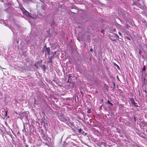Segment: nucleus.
I'll return each instance as SVG.
<instances>
[{
    "label": "nucleus",
    "instance_id": "f257e3e1",
    "mask_svg": "<svg viewBox=\"0 0 147 147\" xmlns=\"http://www.w3.org/2000/svg\"><path fill=\"white\" fill-rule=\"evenodd\" d=\"M37 64L38 65V66L41 67L44 71H45L46 70V68L45 66V65H42V62L41 61L38 62L37 63Z\"/></svg>",
    "mask_w": 147,
    "mask_h": 147
},
{
    "label": "nucleus",
    "instance_id": "f03ea898",
    "mask_svg": "<svg viewBox=\"0 0 147 147\" xmlns=\"http://www.w3.org/2000/svg\"><path fill=\"white\" fill-rule=\"evenodd\" d=\"M23 14L24 15H26L28 17H31L30 13L26 10H25V11H23Z\"/></svg>",
    "mask_w": 147,
    "mask_h": 147
},
{
    "label": "nucleus",
    "instance_id": "7ed1b4c3",
    "mask_svg": "<svg viewBox=\"0 0 147 147\" xmlns=\"http://www.w3.org/2000/svg\"><path fill=\"white\" fill-rule=\"evenodd\" d=\"M50 48L49 47H46L45 51L47 52L49 55H50Z\"/></svg>",
    "mask_w": 147,
    "mask_h": 147
},
{
    "label": "nucleus",
    "instance_id": "20e7f679",
    "mask_svg": "<svg viewBox=\"0 0 147 147\" xmlns=\"http://www.w3.org/2000/svg\"><path fill=\"white\" fill-rule=\"evenodd\" d=\"M132 103V104L135 107H138V105H137L136 104L137 103H136L135 101L133 99V101H131Z\"/></svg>",
    "mask_w": 147,
    "mask_h": 147
},
{
    "label": "nucleus",
    "instance_id": "39448f33",
    "mask_svg": "<svg viewBox=\"0 0 147 147\" xmlns=\"http://www.w3.org/2000/svg\"><path fill=\"white\" fill-rule=\"evenodd\" d=\"M46 5L45 4L42 5L41 6L42 9L44 10L46 8Z\"/></svg>",
    "mask_w": 147,
    "mask_h": 147
},
{
    "label": "nucleus",
    "instance_id": "423d86ee",
    "mask_svg": "<svg viewBox=\"0 0 147 147\" xmlns=\"http://www.w3.org/2000/svg\"><path fill=\"white\" fill-rule=\"evenodd\" d=\"M55 24V22L54 21V20H53L52 21V22L51 26H54Z\"/></svg>",
    "mask_w": 147,
    "mask_h": 147
},
{
    "label": "nucleus",
    "instance_id": "0eeeda50",
    "mask_svg": "<svg viewBox=\"0 0 147 147\" xmlns=\"http://www.w3.org/2000/svg\"><path fill=\"white\" fill-rule=\"evenodd\" d=\"M107 104H109L111 106H112L113 105V104L111 102H110L109 100H108L107 102Z\"/></svg>",
    "mask_w": 147,
    "mask_h": 147
},
{
    "label": "nucleus",
    "instance_id": "6e6552de",
    "mask_svg": "<svg viewBox=\"0 0 147 147\" xmlns=\"http://www.w3.org/2000/svg\"><path fill=\"white\" fill-rule=\"evenodd\" d=\"M87 113H90L91 112V109H88L87 111Z\"/></svg>",
    "mask_w": 147,
    "mask_h": 147
},
{
    "label": "nucleus",
    "instance_id": "1a4fd4ad",
    "mask_svg": "<svg viewBox=\"0 0 147 147\" xmlns=\"http://www.w3.org/2000/svg\"><path fill=\"white\" fill-rule=\"evenodd\" d=\"M114 65H115L117 67L118 69H119L120 68L119 66L118 65L116 64L115 63H114Z\"/></svg>",
    "mask_w": 147,
    "mask_h": 147
},
{
    "label": "nucleus",
    "instance_id": "9d476101",
    "mask_svg": "<svg viewBox=\"0 0 147 147\" xmlns=\"http://www.w3.org/2000/svg\"><path fill=\"white\" fill-rule=\"evenodd\" d=\"M145 70H146L145 67V66H144L143 67V68H142V70L143 71H145Z\"/></svg>",
    "mask_w": 147,
    "mask_h": 147
},
{
    "label": "nucleus",
    "instance_id": "9b49d317",
    "mask_svg": "<svg viewBox=\"0 0 147 147\" xmlns=\"http://www.w3.org/2000/svg\"><path fill=\"white\" fill-rule=\"evenodd\" d=\"M70 77H71V76H70V75H69V76L68 80V81H67V82H70L69 81V79L70 78Z\"/></svg>",
    "mask_w": 147,
    "mask_h": 147
},
{
    "label": "nucleus",
    "instance_id": "f8f14e48",
    "mask_svg": "<svg viewBox=\"0 0 147 147\" xmlns=\"http://www.w3.org/2000/svg\"><path fill=\"white\" fill-rule=\"evenodd\" d=\"M101 32L103 34H104V30H101Z\"/></svg>",
    "mask_w": 147,
    "mask_h": 147
},
{
    "label": "nucleus",
    "instance_id": "ddd939ff",
    "mask_svg": "<svg viewBox=\"0 0 147 147\" xmlns=\"http://www.w3.org/2000/svg\"><path fill=\"white\" fill-rule=\"evenodd\" d=\"M52 62V59H49V62L50 63V62Z\"/></svg>",
    "mask_w": 147,
    "mask_h": 147
},
{
    "label": "nucleus",
    "instance_id": "4468645a",
    "mask_svg": "<svg viewBox=\"0 0 147 147\" xmlns=\"http://www.w3.org/2000/svg\"><path fill=\"white\" fill-rule=\"evenodd\" d=\"M113 86H114L113 88H115V83L113 82Z\"/></svg>",
    "mask_w": 147,
    "mask_h": 147
},
{
    "label": "nucleus",
    "instance_id": "2eb2a0df",
    "mask_svg": "<svg viewBox=\"0 0 147 147\" xmlns=\"http://www.w3.org/2000/svg\"><path fill=\"white\" fill-rule=\"evenodd\" d=\"M7 111H6L5 112V116H7Z\"/></svg>",
    "mask_w": 147,
    "mask_h": 147
},
{
    "label": "nucleus",
    "instance_id": "dca6fc26",
    "mask_svg": "<svg viewBox=\"0 0 147 147\" xmlns=\"http://www.w3.org/2000/svg\"><path fill=\"white\" fill-rule=\"evenodd\" d=\"M126 38L128 40H131V38L129 37H127Z\"/></svg>",
    "mask_w": 147,
    "mask_h": 147
},
{
    "label": "nucleus",
    "instance_id": "f3484780",
    "mask_svg": "<svg viewBox=\"0 0 147 147\" xmlns=\"http://www.w3.org/2000/svg\"><path fill=\"white\" fill-rule=\"evenodd\" d=\"M78 131H79V132H81V131H82V129L81 128H80V129H78Z\"/></svg>",
    "mask_w": 147,
    "mask_h": 147
},
{
    "label": "nucleus",
    "instance_id": "a211bd4d",
    "mask_svg": "<svg viewBox=\"0 0 147 147\" xmlns=\"http://www.w3.org/2000/svg\"><path fill=\"white\" fill-rule=\"evenodd\" d=\"M90 52H93V50L92 49V48H91V49H90Z\"/></svg>",
    "mask_w": 147,
    "mask_h": 147
},
{
    "label": "nucleus",
    "instance_id": "6ab92c4d",
    "mask_svg": "<svg viewBox=\"0 0 147 147\" xmlns=\"http://www.w3.org/2000/svg\"><path fill=\"white\" fill-rule=\"evenodd\" d=\"M118 33H119V35L120 36H121L122 35V34H121V33L120 32H119Z\"/></svg>",
    "mask_w": 147,
    "mask_h": 147
},
{
    "label": "nucleus",
    "instance_id": "aec40b11",
    "mask_svg": "<svg viewBox=\"0 0 147 147\" xmlns=\"http://www.w3.org/2000/svg\"><path fill=\"white\" fill-rule=\"evenodd\" d=\"M115 35L118 38H119V36L117 34H115Z\"/></svg>",
    "mask_w": 147,
    "mask_h": 147
},
{
    "label": "nucleus",
    "instance_id": "412c9836",
    "mask_svg": "<svg viewBox=\"0 0 147 147\" xmlns=\"http://www.w3.org/2000/svg\"><path fill=\"white\" fill-rule=\"evenodd\" d=\"M144 92H145V93H147V90H144Z\"/></svg>",
    "mask_w": 147,
    "mask_h": 147
},
{
    "label": "nucleus",
    "instance_id": "4be33fe9",
    "mask_svg": "<svg viewBox=\"0 0 147 147\" xmlns=\"http://www.w3.org/2000/svg\"><path fill=\"white\" fill-rule=\"evenodd\" d=\"M117 79L118 80H119V78L118 77V76H117Z\"/></svg>",
    "mask_w": 147,
    "mask_h": 147
},
{
    "label": "nucleus",
    "instance_id": "5701e85b",
    "mask_svg": "<svg viewBox=\"0 0 147 147\" xmlns=\"http://www.w3.org/2000/svg\"><path fill=\"white\" fill-rule=\"evenodd\" d=\"M139 54H141V50L140 49L139 50Z\"/></svg>",
    "mask_w": 147,
    "mask_h": 147
},
{
    "label": "nucleus",
    "instance_id": "b1692460",
    "mask_svg": "<svg viewBox=\"0 0 147 147\" xmlns=\"http://www.w3.org/2000/svg\"><path fill=\"white\" fill-rule=\"evenodd\" d=\"M95 92H96V93H98V92L97 91H95Z\"/></svg>",
    "mask_w": 147,
    "mask_h": 147
},
{
    "label": "nucleus",
    "instance_id": "393cba45",
    "mask_svg": "<svg viewBox=\"0 0 147 147\" xmlns=\"http://www.w3.org/2000/svg\"><path fill=\"white\" fill-rule=\"evenodd\" d=\"M111 40H113V41H115V39H114V40H112L111 39Z\"/></svg>",
    "mask_w": 147,
    "mask_h": 147
}]
</instances>
